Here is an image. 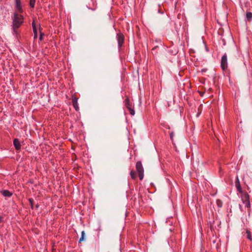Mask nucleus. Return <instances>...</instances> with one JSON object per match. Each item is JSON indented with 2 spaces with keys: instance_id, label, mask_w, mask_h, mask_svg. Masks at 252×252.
<instances>
[{
  "instance_id": "obj_14",
  "label": "nucleus",
  "mask_w": 252,
  "mask_h": 252,
  "mask_svg": "<svg viewBox=\"0 0 252 252\" xmlns=\"http://www.w3.org/2000/svg\"><path fill=\"white\" fill-rule=\"evenodd\" d=\"M36 0H30V6L32 8H33L35 5Z\"/></svg>"
},
{
  "instance_id": "obj_1",
  "label": "nucleus",
  "mask_w": 252,
  "mask_h": 252,
  "mask_svg": "<svg viewBox=\"0 0 252 252\" xmlns=\"http://www.w3.org/2000/svg\"><path fill=\"white\" fill-rule=\"evenodd\" d=\"M23 22V16L15 12L13 18V30L15 33L17 32V30L20 27Z\"/></svg>"
},
{
  "instance_id": "obj_23",
  "label": "nucleus",
  "mask_w": 252,
  "mask_h": 252,
  "mask_svg": "<svg viewBox=\"0 0 252 252\" xmlns=\"http://www.w3.org/2000/svg\"><path fill=\"white\" fill-rule=\"evenodd\" d=\"M173 136V133H170V138H171V139H172Z\"/></svg>"
},
{
  "instance_id": "obj_2",
  "label": "nucleus",
  "mask_w": 252,
  "mask_h": 252,
  "mask_svg": "<svg viewBox=\"0 0 252 252\" xmlns=\"http://www.w3.org/2000/svg\"><path fill=\"white\" fill-rule=\"evenodd\" d=\"M136 168L137 172L139 174V179L142 180L144 177V169L140 161L137 162L136 164Z\"/></svg>"
},
{
  "instance_id": "obj_6",
  "label": "nucleus",
  "mask_w": 252,
  "mask_h": 252,
  "mask_svg": "<svg viewBox=\"0 0 252 252\" xmlns=\"http://www.w3.org/2000/svg\"><path fill=\"white\" fill-rule=\"evenodd\" d=\"M241 198L243 202L250 201V195H249L248 193L246 191L242 192Z\"/></svg>"
},
{
  "instance_id": "obj_5",
  "label": "nucleus",
  "mask_w": 252,
  "mask_h": 252,
  "mask_svg": "<svg viewBox=\"0 0 252 252\" xmlns=\"http://www.w3.org/2000/svg\"><path fill=\"white\" fill-rule=\"evenodd\" d=\"M117 38L118 42V45L120 47L122 46V44H123L124 41V36L122 33L119 32L117 33Z\"/></svg>"
},
{
  "instance_id": "obj_13",
  "label": "nucleus",
  "mask_w": 252,
  "mask_h": 252,
  "mask_svg": "<svg viewBox=\"0 0 252 252\" xmlns=\"http://www.w3.org/2000/svg\"><path fill=\"white\" fill-rule=\"evenodd\" d=\"M246 234H247V238L249 240H250L251 241L252 239V235H251V233L250 231L247 229L246 230Z\"/></svg>"
},
{
  "instance_id": "obj_17",
  "label": "nucleus",
  "mask_w": 252,
  "mask_h": 252,
  "mask_svg": "<svg viewBox=\"0 0 252 252\" xmlns=\"http://www.w3.org/2000/svg\"><path fill=\"white\" fill-rule=\"evenodd\" d=\"M85 232L84 231H82V232H81V238H80V240H79V242L82 241L84 240V237H85Z\"/></svg>"
},
{
  "instance_id": "obj_9",
  "label": "nucleus",
  "mask_w": 252,
  "mask_h": 252,
  "mask_svg": "<svg viewBox=\"0 0 252 252\" xmlns=\"http://www.w3.org/2000/svg\"><path fill=\"white\" fill-rule=\"evenodd\" d=\"M1 192L2 195L5 197H10L12 195V193L7 190H4Z\"/></svg>"
},
{
  "instance_id": "obj_24",
  "label": "nucleus",
  "mask_w": 252,
  "mask_h": 252,
  "mask_svg": "<svg viewBox=\"0 0 252 252\" xmlns=\"http://www.w3.org/2000/svg\"><path fill=\"white\" fill-rule=\"evenodd\" d=\"M40 40H42V34H40Z\"/></svg>"
},
{
  "instance_id": "obj_12",
  "label": "nucleus",
  "mask_w": 252,
  "mask_h": 252,
  "mask_svg": "<svg viewBox=\"0 0 252 252\" xmlns=\"http://www.w3.org/2000/svg\"><path fill=\"white\" fill-rule=\"evenodd\" d=\"M246 17L248 21H250L252 19V13L251 12H248L246 13Z\"/></svg>"
},
{
  "instance_id": "obj_25",
  "label": "nucleus",
  "mask_w": 252,
  "mask_h": 252,
  "mask_svg": "<svg viewBox=\"0 0 252 252\" xmlns=\"http://www.w3.org/2000/svg\"><path fill=\"white\" fill-rule=\"evenodd\" d=\"M2 221V217H0V222Z\"/></svg>"
},
{
  "instance_id": "obj_26",
  "label": "nucleus",
  "mask_w": 252,
  "mask_h": 252,
  "mask_svg": "<svg viewBox=\"0 0 252 252\" xmlns=\"http://www.w3.org/2000/svg\"><path fill=\"white\" fill-rule=\"evenodd\" d=\"M155 50V48H153V51H154Z\"/></svg>"
},
{
  "instance_id": "obj_16",
  "label": "nucleus",
  "mask_w": 252,
  "mask_h": 252,
  "mask_svg": "<svg viewBox=\"0 0 252 252\" xmlns=\"http://www.w3.org/2000/svg\"><path fill=\"white\" fill-rule=\"evenodd\" d=\"M217 204L219 207H221L222 206V202L220 200L218 199L216 201Z\"/></svg>"
},
{
  "instance_id": "obj_8",
  "label": "nucleus",
  "mask_w": 252,
  "mask_h": 252,
  "mask_svg": "<svg viewBox=\"0 0 252 252\" xmlns=\"http://www.w3.org/2000/svg\"><path fill=\"white\" fill-rule=\"evenodd\" d=\"M235 186L237 188V190L241 193H242V189L241 187L240 183L239 180L238 178L237 177L236 179V181L235 182Z\"/></svg>"
},
{
  "instance_id": "obj_11",
  "label": "nucleus",
  "mask_w": 252,
  "mask_h": 252,
  "mask_svg": "<svg viewBox=\"0 0 252 252\" xmlns=\"http://www.w3.org/2000/svg\"><path fill=\"white\" fill-rule=\"evenodd\" d=\"M32 26L33 31L34 34V37L36 38L37 36V30H36L34 22H32Z\"/></svg>"
},
{
  "instance_id": "obj_20",
  "label": "nucleus",
  "mask_w": 252,
  "mask_h": 252,
  "mask_svg": "<svg viewBox=\"0 0 252 252\" xmlns=\"http://www.w3.org/2000/svg\"><path fill=\"white\" fill-rule=\"evenodd\" d=\"M128 110H129V112L130 114L131 115H134L135 112H134V109L132 107L131 108H129Z\"/></svg>"
},
{
  "instance_id": "obj_21",
  "label": "nucleus",
  "mask_w": 252,
  "mask_h": 252,
  "mask_svg": "<svg viewBox=\"0 0 252 252\" xmlns=\"http://www.w3.org/2000/svg\"><path fill=\"white\" fill-rule=\"evenodd\" d=\"M29 201L30 203L31 208H33V199L32 198H29Z\"/></svg>"
},
{
  "instance_id": "obj_22",
  "label": "nucleus",
  "mask_w": 252,
  "mask_h": 252,
  "mask_svg": "<svg viewBox=\"0 0 252 252\" xmlns=\"http://www.w3.org/2000/svg\"><path fill=\"white\" fill-rule=\"evenodd\" d=\"M160 8H161V7L158 5V13H163L162 12H160Z\"/></svg>"
},
{
  "instance_id": "obj_15",
  "label": "nucleus",
  "mask_w": 252,
  "mask_h": 252,
  "mask_svg": "<svg viewBox=\"0 0 252 252\" xmlns=\"http://www.w3.org/2000/svg\"><path fill=\"white\" fill-rule=\"evenodd\" d=\"M130 174L132 179H135L136 178V174L134 171H131Z\"/></svg>"
},
{
  "instance_id": "obj_19",
  "label": "nucleus",
  "mask_w": 252,
  "mask_h": 252,
  "mask_svg": "<svg viewBox=\"0 0 252 252\" xmlns=\"http://www.w3.org/2000/svg\"><path fill=\"white\" fill-rule=\"evenodd\" d=\"M243 203L245 204L246 207H247L248 208H250L251 204L250 201L243 202Z\"/></svg>"
},
{
  "instance_id": "obj_3",
  "label": "nucleus",
  "mask_w": 252,
  "mask_h": 252,
  "mask_svg": "<svg viewBox=\"0 0 252 252\" xmlns=\"http://www.w3.org/2000/svg\"><path fill=\"white\" fill-rule=\"evenodd\" d=\"M221 67L223 70L226 69L227 68V59L226 54H225L221 58Z\"/></svg>"
},
{
  "instance_id": "obj_10",
  "label": "nucleus",
  "mask_w": 252,
  "mask_h": 252,
  "mask_svg": "<svg viewBox=\"0 0 252 252\" xmlns=\"http://www.w3.org/2000/svg\"><path fill=\"white\" fill-rule=\"evenodd\" d=\"M125 105L126 106V107H127V108L128 109H129V108L132 107V106H131V103H130L129 98H126L125 100Z\"/></svg>"
},
{
  "instance_id": "obj_7",
  "label": "nucleus",
  "mask_w": 252,
  "mask_h": 252,
  "mask_svg": "<svg viewBox=\"0 0 252 252\" xmlns=\"http://www.w3.org/2000/svg\"><path fill=\"white\" fill-rule=\"evenodd\" d=\"M13 144L16 150H19L21 149V143L18 139H15Z\"/></svg>"
},
{
  "instance_id": "obj_18",
  "label": "nucleus",
  "mask_w": 252,
  "mask_h": 252,
  "mask_svg": "<svg viewBox=\"0 0 252 252\" xmlns=\"http://www.w3.org/2000/svg\"><path fill=\"white\" fill-rule=\"evenodd\" d=\"M73 106L74 107V108L76 110H78V109H79V107L78 106V104H77V102L75 101H74V100H73Z\"/></svg>"
},
{
  "instance_id": "obj_4",
  "label": "nucleus",
  "mask_w": 252,
  "mask_h": 252,
  "mask_svg": "<svg viewBox=\"0 0 252 252\" xmlns=\"http://www.w3.org/2000/svg\"><path fill=\"white\" fill-rule=\"evenodd\" d=\"M16 13H21L23 10L22 9L21 0H15Z\"/></svg>"
}]
</instances>
